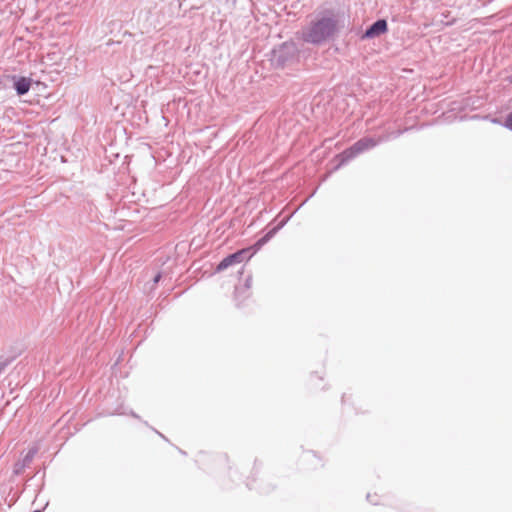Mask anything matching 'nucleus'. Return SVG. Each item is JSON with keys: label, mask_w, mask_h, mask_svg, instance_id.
<instances>
[{"label": "nucleus", "mask_w": 512, "mask_h": 512, "mask_svg": "<svg viewBox=\"0 0 512 512\" xmlns=\"http://www.w3.org/2000/svg\"><path fill=\"white\" fill-rule=\"evenodd\" d=\"M407 129L397 130L393 132H389L378 137H370L365 136L356 141L353 145L342 151L337 155V159L339 161L337 168L347 164L349 161L357 157L358 155L369 151L376 147L377 145L387 142L391 139H396L400 135H402Z\"/></svg>", "instance_id": "obj_1"}, {"label": "nucleus", "mask_w": 512, "mask_h": 512, "mask_svg": "<svg viewBox=\"0 0 512 512\" xmlns=\"http://www.w3.org/2000/svg\"><path fill=\"white\" fill-rule=\"evenodd\" d=\"M338 30V20L334 15L323 16L310 23L303 32L302 38L307 43L321 45L333 38Z\"/></svg>", "instance_id": "obj_2"}, {"label": "nucleus", "mask_w": 512, "mask_h": 512, "mask_svg": "<svg viewBox=\"0 0 512 512\" xmlns=\"http://www.w3.org/2000/svg\"><path fill=\"white\" fill-rule=\"evenodd\" d=\"M299 50L294 42H284L271 52V63L276 68H285L297 63Z\"/></svg>", "instance_id": "obj_3"}, {"label": "nucleus", "mask_w": 512, "mask_h": 512, "mask_svg": "<svg viewBox=\"0 0 512 512\" xmlns=\"http://www.w3.org/2000/svg\"><path fill=\"white\" fill-rule=\"evenodd\" d=\"M252 255L253 253L251 252V248L241 249L232 254H229L219 262L216 267V272L224 271L233 264H238L244 260H249Z\"/></svg>", "instance_id": "obj_4"}, {"label": "nucleus", "mask_w": 512, "mask_h": 512, "mask_svg": "<svg viewBox=\"0 0 512 512\" xmlns=\"http://www.w3.org/2000/svg\"><path fill=\"white\" fill-rule=\"evenodd\" d=\"M388 31V23L385 19H378L371 24L361 35V40L374 39Z\"/></svg>", "instance_id": "obj_5"}, {"label": "nucleus", "mask_w": 512, "mask_h": 512, "mask_svg": "<svg viewBox=\"0 0 512 512\" xmlns=\"http://www.w3.org/2000/svg\"><path fill=\"white\" fill-rule=\"evenodd\" d=\"M13 88L15 89L18 96L27 94L30 90L32 79L24 76H12Z\"/></svg>", "instance_id": "obj_6"}, {"label": "nucleus", "mask_w": 512, "mask_h": 512, "mask_svg": "<svg viewBox=\"0 0 512 512\" xmlns=\"http://www.w3.org/2000/svg\"><path fill=\"white\" fill-rule=\"evenodd\" d=\"M38 453L37 447H31L22 460L18 461L14 465V474L20 475L23 473L26 467H28L33 461L34 457Z\"/></svg>", "instance_id": "obj_7"}, {"label": "nucleus", "mask_w": 512, "mask_h": 512, "mask_svg": "<svg viewBox=\"0 0 512 512\" xmlns=\"http://www.w3.org/2000/svg\"><path fill=\"white\" fill-rule=\"evenodd\" d=\"M291 216L292 215L284 218L282 221L279 222V224H277L274 228L269 230L264 236L258 239L255 242L253 248H255V250H258L263 245H265L281 228H283L286 225V223L290 220Z\"/></svg>", "instance_id": "obj_8"}, {"label": "nucleus", "mask_w": 512, "mask_h": 512, "mask_svg": "<svg viewBox=\"0 0 512 512\" xmlns=\"http://www.w3.org/2000/svg\"><path fill=\"white\" fill-rule=\"evenodd\" d=\"M251 283H252V277L249 275V276L245 279V282H244L243 287H239V286H237V287L235 288V292H236V294H239V293H240L242 290H244V289H246V290L250 289V287H251Z\"/></svg>", "instance_id": "obj_9"}, {"label": "nucleus", "mask_w": 512, "mask_h": 512, "mask_svg": "<svg viewBox=\"0 0 512 512\" xmlns=\"http://www.w3.org/2000/svg\"><path fill=\"white\" fill-rule=\"evenodd\" d=\"M14 358H5L0 360V375L5 371V369L12 363Z\"/></svg>", "instance_id": "obj_10"}, {"label": "nucleus", "mask_w": 512, "mask_h": 512, "mask_svg": "<svg viewBox=\"0 0 512 512\" xmlns=\"http://www.w3.org/2000/svg\"><path fill=\"white\" fill-rule=\"evenodd\" d=\"M504 126L512 131V111L507 115Z\"/></svg>", "instance_id": "obj_11"}, {"label": "nucleus", "mask_w": 512, "mask_h": 512, "mask_svg": "<svg viewBox=\"0 0 512 512\" xmlns=\"http://www.w3.org/2000/svg\"><path fill=\"white\" fill-rule=\"evenodd\" d=\"M160 279H161V273L156 274L153 278V283L157 284L160 281Z\"/></svg>", "instance_id": "obj_12"}, {"label": "nucleus", "mask_w": 512, "mask_h": 512, "mask_svg": "<svg viewBox=\"0 0 512 512\" xmlns=\"http://www.w3.org/2000/svg\"><path fill=\"white\" fill-rule=\"evenodd\" d=\"M370 497H371V496H370V494H368V495H367V500H368V501H370L372 504L376 505V504H377V502H375V501L371 500V498H370Z\"/></svg>", "instance_id": "obj_13"}, {"label": "nucleus", "mask_w": 512, "mask_h": 512, "mask_svg": "<svg viewBox=\"0 0 512 512\" xmlns=\"http://www.w3.org/2000/svg\"><path fill=\"white\" fill-rule=\"evenodd\" d=\"M130 415L134 418H137V419L139 418V416L133 411L130 412Z\"/></svg>", "instance_id": "obj_14"}, {"label": "nucleus", "mask_w": 512, "mask_h": 512, "mask_svg": "<svg viewBox=\"0 0 512 512\" xmlns=\"http://www.w3.org/2000/svg\"><path fill=\"white\" fill-rule=\"evenodd\" d=\"M156 433H157L160 437H162L163 439H166V438H165V436H164L162 433H160V432H158V431H156Z\"/></svg>", "instance_id": "obj_15"}, {"label": "nucleus", "mask_w": 512, "mask_h": 512, "mask_svg": "<svg viewBox=\"0 0 512 512\" xmlns=\"http://www.w3.org/2000/svg\"><path fill=\"white\" fill-rule=\"evenodd\" d=\"M247 486L249 489H253L254 487L251 485V483H247Z\"/></svg>", "instance_id": "obj_16"}, {"label": "nucleus", "mask_w": 512, "mask_h": 512, "mask_svg": "<svg viewBox=\"0 0 512 512\" xmlns=\"http://www.w3.org/2000/svg\"><path fill=\"white\" fill-rule=\"evenodd\" d=\"M32 512H42V511L37 509V510H34V511H32Z\"/></svg>", "instance_id": "obj_17"}]
</instances>
